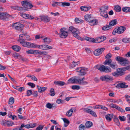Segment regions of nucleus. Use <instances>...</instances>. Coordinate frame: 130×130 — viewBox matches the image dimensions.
Listing matches in <instances>:
<instances>
[{"label": "nucleus", "instance_id": "obj_30", "mask_svg": "<svg viewBox=\"0 0 130 130\" xmlns=\"http://www.w3.org/2000/svg\"><path fill=\"white\" fill-rule=\"evenodd\" d=\"M84 39L91 42H95V40L93 38H90L88 37H86Z\"/></svg>", "mask_w": 130, "mask_h": 130}, {"label": "nucleus", "instance_id": "obj_16", "mask_svg": "<svg viewBox=\"0 0 130 130\" xmlns=\"http://www.w3.org/2000/svg\"><path fill=\"white\" fill-rule=\"evenodd\" d=\"M79 34L80 32L79 30L78 29L77 30H76L75 31V32H74L72 34L74 37L79 40H80L81 37H80L79 36Z\"/></svg>", "mask_w": 130, "mask_h": 130}, {"label": "nucleus", "instance_id": "obj_64", "mask_svg": "<svg viewBox=\"0 0 130 130\" xmlns=\"http://www.w3.org/2000/svg\"><path fill=\"white\" fill-rule=\"evenodd\" d=\"M28 16H29V14H23L22 15V17L24 18H25L26 19H27Z\"/></svg>", "mask_w": 130, "mask_h": 130}, {"label": "nucleus", "instance_id": "obj_3", "mask_svg": "<svg viewBox=\"0 0 130 130\" xmlns=\"http://www.w3.org/2000/svg\"><path fill=\"white\" fill-rule=\"evenodd\" d=\"M20 43L23 47L30 48H35L37 47L36 44L28 42L26 41L20 42Z\"/></svg>", "mask_w": 130, "mask_h": 130}, {"label": "nucleus", "instance_id": "obj_24", "mask_svg": "<svg viewBox=\"0 0 130 130\" xmlns=\"http://www.w3.org/2000/svg\"><path fill=\"white\" fill-rule=\"evenodd\" d=\"M77 82H78L77 79H75L73 78H71L68 80V84L69 83L75 84Z\"/></svg>", "mask_w": 130, "mask_h": 130}, {"label": "nucleus", "instance_id": "obj_56", "mask_svg": "<svg viewBox=\"0 0 130 130\" xmlns=\"http://www.w3.org/2000/svg\"><path fill=\"white\" fill-rule=\"evenodd\" d=\"M63 121L64 123H66L67 124H69L70 123L69 121L66 118H62Z\"/></svg>", "mask_w": 130, "mask_h": 130}, {"label": "nucleus", "instance_id": "obj_52", "mask_svg": "<svg viewBox=\"0 0 130 130\" xmlns=\"http://www.w3.org/2000/svg\"><path fill=\"white\" fill-rule=\"evenodd\" d=\"M20 55H19L18 53H14L13 55V56L15 58H19Z\"/></svg>", "mask_w": 130, "mask_h": 130}, {"label": "nucleus", "instance_id": "obj_53", "mask_svg": "<svg viewBox=\"0 0 130 130\" xmlns=\"http://www.w3.org/2000/svg\"><path fill=\"white\" fill-rule=\"evenodd\" d=\"M108 25L110 29L112 28V26H114V20H112L109 22Z\"/></svg>", "mask_w": 130, "mask_h": 130}, {"label": "nucleus", "instance_id": "obj_33", "mask_svg": "<svg viewBox=\"0 0 130 130\" xmlns=\"http://www.w3.org/2000/svg\"><path fill=\"white\" fill-rule=\"evenodd\" d=\"M93 125L92 123L90 121H87L85 124L86 128H89L90 127Z\"/></svg>", "mask_w": 130, "mask_h": 130}, {"label": "nucleus", "instance_id": "obj_31", "mask_svg": "<svg viewBox=\"0 0 130 130\" xmlns=\"http://www.w3.org/2000/svg\"><path fill=\"white\" fill-rule=\"evenodd\" d=\"M73 112V110L72 108H71L69 110H68L66 112V115L68 117H71Z\"/></svg>", "mask_w": 130, "mask_h": 130}, {"label": "nucleus", "instance_id": "obj_50", "mask_svg": "<svg viewBox=\"0 0 130 130\" xmlns=\"http://www.w3.org/2000/svg\"><path fill=\"white\" fill-rule=\"evenodd\" d=\"M85 128V126L82 124L80 125L79 127V130H84Z\"/></svg>", "mask_w": 130, "mask_h": 130}, {"label": "nucleus", "instance_id": "obj_27", "mask_svg": "<svg viewBox=\"0 0 130 130\" xmlns=\"http://www.w3.org/2000/svg\"><path fill=\"white\" fill-rule=\"evenodd\" d=\"M84 17L85 20L89 23L92 19L91 15L86 14L85 15Z\"/></svg>", "mask_w": 130, "mask_h": 130}, {"label": "nucleus", "instance_id": "obj_29", "mask_svg": "<svg viewBox=\"0 0 130 130\" xmlns=\"http://www.w3.org/2000/svg\"><path fill=\"white\" fill-rule=\"evenodd\" d=\"M100 14L102 16L106 18H107L108 17L107 12L103 10L101 11L100 12Z\"/></svg>", "mask_w": 130, "mask_h": 130}, {"label": "nucleus", "instance_id": "obj_57", "mask_svg": "<svg viewBox=\"0 0 130 130\" xmlns=\"http://www.w3.org/2000/svg\"><path fill=\"white\" fill-rule=\"evenodd\" d=\"M78 83L79 84L81 85H85L88 84V82L84 80L82 81V82H79V83Z\"/></svg>", "mask_w": 130, "mask_h": 130}, {"label": "nucleus", "instance_id": "obj_15", "mask_svg": "<svg viewBox=\"0 0 130 130\" xmlns=\"http://www.w3.org/2000/svg\"><path fill=\"white\" fill-rule=\"evenodd\" d=\"M126 83L125 82L120 83L117 84L116 86L117 88H126L128 87V85H126Z\"/></svg>", "mask_w": 130, "mask_h": 130}, {"label": "nucleus", "instance_id": "obj_12", "mask_svg": "<svg viewBox=\"0 0 130 130\" xmlns=\"http://www.w3.org/2000/svg\"><path fill=\"white\" fill-rule=\"evenodd\" d=\"M112 60L111 59H106L103 63V64L105 65H108L111 67L114 68V64L111 63Z\"/></svg>", "mask_w": 130, "mask_h": 130}, {"label": "nucleus", "instance_id": "obj_49", "mask_svg": "<svg viewBox=\"0 0 130 130\" xmlns=\"http://www.w3.org/2000/svg\"><path fill=\"white\" fill-rule=\"evenodd\" d=\"M26 93L27 96H29L32 94V92L31 90H27Z\"/></svg>", "mask_w": 130, "mask_h": 130}, {"label": "nucleus", "instance_id": "obj_26", "mask_svg": "<svg viewBox=\"0 0 130 130\" xmlns=\"http://www.w3.org/2000/svg\"><path fill=\"white\" fill-rule=\"evenodd\" d=\"M37 87L38 89V91L39 92L42 93L47 89V88L46 87H41L38 85H37Z\"/></svg>", "mask_w": 130, "mask_h": 130}, {"label": "nucleus", "instance_id": "obj_18", "mask_svg": "<svg viewBox=\"0 0 130 130\" xmlns=\"http://www.w3.org/2000/svg\"><path fill=\"white\" fill-rule=\"evenodd\" d=\"M40 17L41 21H43L47 23L50 20V18L48 16H42Z\"/></svg>", "mask_w": 130, "mask_h": 130}, {"label": "nucleus", "instance_id": "obj_58", "mask_svg": "<svg viewBox=\"0 0 130 130\" xmlns=\"http://www.w3.org/2000/svg\"><path fill=\"white\" fill-rule=\"evenodd\" d=\"M43 126L42 125H39L36 128V130H41L43 129Z\"/></svg>", "mask_w": 130, "mask_h": 130}, {"label": "nucleus", "instance_id": "obj_59", "mask_svg": "<svg viewBox=\"0 0 130 130\" xmlns=\"http://www.w3.org/2000/svg\"><path fill=\"white\" fill-rule=\"evenodd\" d=\"M34 97H37L38 96V92L37 91H34L32 94Z\"/></svg>", "mask_w": 130, "mask_h": 130}, {"label": "nucleus", "instance_id": "obj_7", "mask_svg": "<svg viewBox=\"0 0 130 130\" xmlns=\"http://www.w3.org/2000/svg\"><path fill=\"white\" fill-rule=\"evenodd\" d=\"M10 16L11 15L7 13H0V19L2 20L7 21L8 20Z\"/></svg>", "mask_w": 130, "mask_h": 130}, {"label": "nucleus", "instance_id": "obj_25", "mask_svg": "<svg viewBox=\"0 0 130 130\" xmlns=\"http://www.w3.org/2000/svg\"><path fill=\"white\" fill-rule=\"evenodd\" d=\"M91 8V7L90 6H81L80 7L81 10L82 11H87L89 10Z\"/></svg>", "mask_w": 130, "mask_h": 130}, {"label": "nucleus", "instance_id": "obj_37", "mask_svg": "<svg viewBox=\"0 0 130 130\" xmlns=\"http://www.w3.org/2000/svg\"><path fill=\"white\" fill-rule=\"evenodd\" d=\"M14 101V99L13 97H11L9 99L8 104L10 105L13 104Z\"/></svg>", "mask_w": 130, "mask_h": 130}, {"label": "nucleus", "instance_id": "obj_2", "mask_svg": "<svg viewBox=\"0 0 130 130\" xmlns=\"http://www.w3.org/2000/svg\"><path fill=\"white\" fill-rule=\"evenodd\" d=\"M94 68L98 69L101 72L108 73L111 71V69L109 67L103 64H98L95 66Z\"/></svg>", "mask_w": 130, "mask_h": 130}, {"label": "nucleus", "instance_id": "obj_62", "mask_svg": "<svg viewBox=\"0 0 130 130\" xmlns=\"http://www.w3.org/2000/svg\"><path fill=\"white\" fill-rule=\"evenodd\" d=\"M100 108L103 109V110H108V109L107 108L105 107V106H100Z\"/></svg>", "mask_w": 130, "mask_h": 130}, {"label": "nucleus", "instance_id": "obj_10", "mask_svg": "<svg viewBox=\"0 0 130 130\" xmlns=\"http://www.w3.org/2000/svg\"><path fill=\"white\" fill-rule=\"evenodd\" d=\"M84 110L85 112L90 113L94 117H97V115L96 113L94 112V111L89 109L88 108H84Z\"/></svg>", "mask_w": 130, "mask_h": 130}, {"label": "nucleus", "instance_id": "obj_4", "mask_svg": "<svg viewBox=\"0 0 130 130\" xmlns=\"http://www.w3.org/2000/svg\"><path fill=\"white\" fill-rule=\"evenodd\" d=\"M13 28L18 31H22L23 28L24 27V25L18 22L14 23L12 25Z\"/></svg>", "mask_w": 130, "mask_h": 130}, {"label": "nucleus", "instance_id": "obj_36", "mask_svg": "<svg viewBox=\"0 0 130 130\" xmlns=\"http://www.w3.org/2000/svg\"><path fill=\"white\" fill-rule=\"evenodd\" d=\"M114 10L117 12H119L121 11V8L120 6L116 5L114 6Z\"/></svg>", "mask_w": 130, "mask_h": 130}, {"label": "nucleus", "instance_id": "obj_1", "mask_svg": "<svg viewBox=\"0 0 130 130\" xmlns=\"http://www.w3.org/2000/svg\"><path fill=\"white\" fill-rule=\"evenodd\" d=\"M21 3L23 7H17L18 9L21 11L25 12L28 11V9H31L33 7L31 3L26 0L21 2Z\"/></svg>", "mask_w": 130, "mask_h": 130}, {"label": "nucleus", "instance_id": "obj_60", "mask_svg": "<svg viewBox=\"0 0 130 130\" xmlns=\"http://www.w3.org/2000/svg\"><path fill=\"white\" fill-rule=\"evenodd\" d=\"M33 50L30 49L26 51V52L28 54H33Z\"/></svg>", "mask_w": 130, "mask_h": 130}, {"label": "nucleus", "instance_id": "obj_35", "mask_svg": "<svg viewBox=\"0 0 130 130\" xmlns=\"http://www.w3.org/2000/svg\"><path fill=\"white\" fill-rule=\"evenodd\" d=\"M122 10L124 12L127 13L130 12V7H125L122 8Z\"/></svg>", "mask_w": 130, "mask_h": 130}, {"label": "nucleus", "instance_id": "obj_32", "mask_svg": "<svg viewBox=\"0 0 130 130\" xmlns=\"http://www.w3.org/2000/svg\"><path fill=\"white\" fill-rule=\"evenodd\" d=\"M12 48L17 52H19L21 49V47L17 45H14L12 46Z\"/></svg>", "mask_w": 130, "mask_h": 130}, {"label": "nucleus", "instance_id": "obj_13", "mask_svg": "<svg viewBox=\"0 0 130 130\" xmlns=\"http://www.w3.org/2000/svg\"><path fill=\"white\" fill-rule=\"evenodd\" d=\"M116 60L118 61L122 62L121 64L122 65H125L126 63L124 61H126V59L123 58L120 56H117L116 57Z\"/></svg>", "mask_w": 130, "mask_h": 130}, {"label": "nucleus", "instance_id": "obj_19", "mask_svg": "<svg viewBox=\"0 0 130 130\" xmlns=\"http://www.w3.org/2000/svg\"><path fill=\"white\" fill-rule=\"evenodd\" d=\"M33 54L34 55L38 54H40V55H41L42 54L46 55L47 54V53L45 51L41 52L39 50H33Z\"/></svg>", "mask_w": 130, "mask_h": 130}, {"label": "nucleus", "instance_id": "obj_22", "mask_svg": "<svg viewBox=\"0 0 130 130\" xmlns=\"http://www.w3.org/2000/svg\"><path fill=\"white\" fill-rule=\"evenodd\" d=\"M78 29L75 28L74 27L72 26H70L69 27V29L68 31L69 34H72L76 30H77Z\"/></svg>", "mask_w": 130, "mask_h": 130}, {"label": "nucleus", "instance_id": "obj_28", "mask_svg": "<svg viewBox=\"0 0 130 130\" xmlns=\"http://www.w3.org/2000/svg\"><path fill=\"white\" fill-rule=\"evenodd\" d=\"M36 45L37 46V47H36V48L38 47V48L42 50H46L47 47V45H38L36 44Z\"/></svg>", "mask_w": 130, "mask_h": 130}, {"label": "nucleus", "instance_id": "obj_11", "mask_svg": "<svg viewBox=\"0 0 130 130\" xmlns=\"http://www.w3.org/2000/svg\"><path fill=\"white\" fill-rule=\"evenodd\" d=\"M125 29L126 28L125 27L121 26L118 27L116 30H115V33H117L118 34H120L123 33Z\"/></svg>", "mask_w": 130, "mask_h": 130}, {"label": "nucleus", "instance_id": "obj_51", "mask_svg": "<svg viewBox=\"0 0 130 130\" xmlns=\"http://www.w3.org/2000/svg\"><path fill=\"white\" fill-rule=\"evenodd\" d=\"M125 97L126 101L130 104V96L128 95H126Z\"/></svg>", "mask_w": 130, "mask_h": 130}, {"label": "nucleus", "instance_id": "obj_38", "mask_svg": "<svg viewBox=\"0 0 130 130\" xmlns=\"http://www.w3.org/2000/svg\"><path fill=\"white\" fill-rule=\"evenodd\" d=\"M112 118V116L110 114H108L105 116V118L108 121H110Z\"/></svg>", "mask_w": 130, "mask_h": 130}, {"label": "nucleus", "instance_id": "obj_41", "mask_svg": "<svg viewBox=\"0 0 130 130\" xmlns=\"http://www.w3.org/2000/svg\"><path fill=\"white\" fill-rule=\"evenodd\" d=\"M114 122L118 126H119L120 124L119 119L117 117L114 116Z\"/></svg>", "mask_w": 130, "mask_h": 130}, {"label": "nucleus", "instance_id": "obj_39", "mask_svg": "<svg viewBox=\"0 0 130 130\" xmlns=\"http://www.w3.org/2000/svg\"><path fill=\"white\" fill-rule=\"evenodd\" d=\"M53 105H54V104H52L50 103H48L46 105V107L49 109H51L52 107H55L56 106H53Z\"/></svg>", "mask_w": 130, "mask_h": 130}, {"label": "nucleus", "instance_id": "obj_14", "mask_svg": "<svg viewBox=\"0 0 130 130\" xmlns=\"http://www.w3.org/2000/svg\"><path fill=\"white\" fill-rule=\"evenodd\" d=\"M88 70V68L83 67H81V71L80 72V73L79 74V75L80 76H83L86 75L87 72H86Z\"/></svg>", "mask_w": 130, "mask_h": 130}, {"label": "nucleus", "instance_id": "obj_63", "mask_svg": "<svg viewBox=\"0 0 130 130\" xmlns=\"http://www.w3.org/2000/svg\"><path fill=\"white\" fill-rule=\"evenodd\" d=\"M19 59H21L22 61H27V59L25 57L22 56L21 55L20 56V57Z\"/></svg>", "mask_w": 130, "mask_h": 130}, {"label": "nucleus", "instance_id": "obj_45", "mask_svg": "<svg viewBox=\"0 0 130 130\" xmlns=\"http://www.w3.org/2000/svg\"><path fill=\"white\" fill-rule=\"evenodd\" d=\"M79 63V61H77L75 62L74 61H73L72 62V63L73 64L72 66L71 65V68L74 67L76 66V65L78 64Z\"/></svg>", "mask_w": 130, "mask_h": 130}, {"label": "nucleus", "instance_id": "obj_55", "mask_svg": "<svg viewBox=\"0 0 130 130\" xmlns=\"http://www.w3.org/2000/svg\"><path fill=\"white\" fill-rule=\"evenodd\" d=\"M62 5L63 6H70V3H66V2H62Z\"/></svg>", "mask_w": 130, "mask_h": 130}, {"label": "nucleus", "instance_id": "obj_20", "mask_svg": "<svg viewBox=\"0 0 130 130\" xmlns=\"http://www.w3.org/2000/svg\"><path fill=\"white\" fill-rule=\"evenodd\" d=\"M98 23L97 20L96 19H93L91 20L89 23V24L91 26H94L97 25Z\"/></svg>", "mask_w": 130, "mask_h": 130}, {"label": "nucleus", "instance_id": "obj_8", "mask_svg": "<svg viewBox=\"0 0 130 130\" xmlns=\"http://www.w3.org/2000/svg\"><path fill=\"white\" fill-rule=\"evenodd\" d=\"M100 79L102 81L108 82L113 80V79L109 75L102 76L100 77Z\"/></svg>", "mask_w": 130, "mask_h": 130}, {"label": "nucleus", "instance_id": "obj_48", "mask_svg": "<svg viewBox=\"0 0 130 130\" xmlns=\"http://www.w3.org/2000/svg\"><path fill=\"white\" fill-rule=\"evenodd\" d=\"M112 56L111 54L110 53H108L105 57V58L106 59H111L110 58Z\"/></svg>", "mask_w": 130, "mask_h": 130}, {"label": "nucleus", "instance_id": "obj_5", "mask_svg": "<svg viewBox=\"0 0 130 130\" xmlns=\"http://www.w3.org/2000/svg\"><path fill=\"white\" fill-rule=\"evenodd\" d=\"M66 28H61L60 30L59 33V36L61 38H66L68 36L69 34L68 31H66Z\"/></svg>", "mask_w": 130, "mask_h": 130}, {"label": "nucleus", "instance_id": "obj_54", "mask_svg": "<svg viewBox=\"0 0 130 130\" xmlns=\"http://www.w3.org/2000/svg\"><path fill=\"white\" fill-rule=\"evenodd\" d=\"M27 84L28 86H30L32 88H34L35 86V84L30 82L28 83Z\"/></svg>", "mask_w": 130, "mask_h": 130}, {"label": "nucleus", "instance_id": "obj_47", "mask_svg": "<svg viewBox=\"0 0 130 130\" xmlns=\"http://www.w3.org/2000/svg\"><path fill=\"white\" fill-rule=\"evenodd\" d=\"M108 25L104 26L102 27V29L104 30H107L110 29Z\"/></svg>", "mask_w": 130, "mask_h": 130}, {"label": "nucleus", "instance_id": "obj_17", "mask_svg": "<svg viewBox=\"0 0 130 130\" xmlns=\"http://www.w3.org/2000/svg\"><path fill=\"white\" fill-rule=\"evenodd\" d=\"M106 39V37L104 36H101L97 38V39H96V40H95L96 42H97L95 43H100L102 42L103 41Z\"/></svg>", "mask_w": 130, "mask_h": 130}, {"label": "nucleus", "instance_id": "obj_46", "mask_svg": "<svg viewBox=\"0 0 130 130\" xmlns=\"http://www.w3.org/2000/svg\"><path fill=\"white\" fill-rule=\"evenodd\" d=\"M56 102L58 104L60 103H63L64 102V100H62L61 99H57Z\"/></svg>", "mask_w": 130, "mask_h": 130}, {"label": "nucleus", "instance_id": "obj_9", "mask_svg": "<svg viewBox=\"0 0 130 130\" xmlns=\"http://www.w3.org/2000/svg\"><path fill=\"white\" fill-rule=\"evenodd\" d=\"M105 48L104 47L95 50L94 52V55L96 56H98L101 55L103 52Z\"/></svg>", "mask_w": 130, "mask_h": 130}, {"label": "nucleus", "instance_id": "obj_43", "mask_svg": "<svg viewBox=\"0 0 130 130\" xmlns=\"http://www.w3.org/2000/svg\"><path fill=\"white\" fill-rule=\"evenodd\" d=\"M54 89L53 88H51L50 90V95L51 96H54L55 94V92L54 91Z\"/></svg>", "mask_w": 130, "mask_h": 130}, {"label": "nucleus", "instance_id": "obj_42", "mask_svg": "<svg viewBox=\"0 0 130 130\" xmlns=\"http://www.w3.org/2000/svg\"><path fill=\"white\" fill-rule=\"evenodd\" d=\"M71 88L73 90H78L80 89V87L79 86L74 85L72 86Z\"/></svg>", "mask_w": 130, "mask_h": 130}, {"label": "nucleus", "instance_id": "obj_21", "mask_svg": "<svg viewBox=\"0 0 130 130\" xmlns=\"http://www.w3.org/2000/svg\"><path fill=\"white\" fill-rule=\"evenodd\" d=\"M14 124V123L11 121H6L5 122L3 123V125L5 126H12Z\"/></svg>", "mask_w": 130, "mask_h": 130}, {"label": "nucleus", "instance_id": "obj_23", "mask_svg": "<svg viewBox=\"0 0 130 130\" xmlns=\"http://www.w3.org/2000/svg\"><path fill=\"white\" fill-rule=\"evenodd\" d=\"M54 83L55 85L61 86H63L65 84V83L64 82L61 81H55L54 82Z\"/></svg>", "mask_w": 130, "mask_h": 130}, {"label": "nucleus", "instance_id": "obj_34", "mask_svg": "<svg viewBox=\"0 0 130 130\" xmlns=\"http://www.w3.org/2000/svg\"><path fill=\"white\" fill-rule=\"evenodd\" d=\"M44 43L46 44H49L51 41V40L48 38L45 37L43 39Z\"/></svg>", "mask_w": 130, "mask_h": 130}, {"label": "nucleus", "instance_id": "obj_44", "mask_svg": "<svg viewBox=\"0 0 130 130\" xmlns=\"http://www.w3.org/2000/svg\"><path fill=\"white\" fill-rule=\"evenodd\" d=\"M119 118L121 121H124L126 120V118L124 116H119L118 117Z\"/></svg>", "mask_w": 130, "mask_h": 130}, {"label": "nucleus", "instance_id": "obj_61", "mask_svg": "<svg viewBox=\"0 0 130 130\" xmlns=\"http://www.w3.org/2000/svg\"><path fill=\"white\" fill-rule=\"evenodd\" d=\"M125 79L126 80H130V74L126 76L125 77Z\"/></svg>", "mask_w": 130, "mask_h": 130}, {"label": "nucleus", "instance_id": "obj_6", "mask_svg": "<svg viewBox=\"0 0 130 130\" xmlns=\"http://www.w3.org/2000/svg\"><path fill=\"white\" fill-rule=\"evenodd\" d=\"M125 73V72L124 71L122 68H119L117 69L116 72H114V76H121L124 75Z\"/></svg>", "mask_w": 130, "mask_h": 130}, {"label": "nucleus", "instance_id": "obj_40", "mask_svg": "<svg viewBox=\"0 0 130 130\" xmlns=\"http://www.w3.org/2000/svg\"><path fill=\"white\" fill-rule=\"evenodd\" d=\"M122 41L125 43H128L130 42V38H123Z\"/></svg>", "mask_w": 130, "mask_h": 130}]
</instances>
